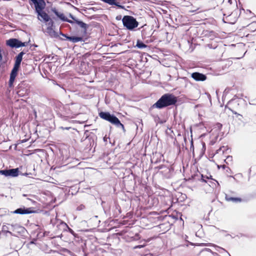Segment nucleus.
<instances>
[{
    "label": "nucleus",
    "instance_id": "41",
    "mask_svg": "<svg viewBox=\"0 0 256 256\" xmlns=\"http://www.w3.org/2000/svg\"><path fill=\"white\" fill-rule=\"evenodd\" d=\"M229 2H231V0H228Z\"/></svg>",
    "mask_w": 256,
    "mask_h": 256
},
{
    "label": "nucleus",
    "instance_id": "31",
    "mask_svg": "<svg viewBox=\"0 0 256 256\" xmlns=\"http://www.w3.org/2000/svg\"><path fill=\"white\" fill-rule=\"evenodd\" d=\"M166 171H167L168 172H170V170L169 168H166Z\"/></svg>",
    "mask_w": 256,
    "mask_h": 256
},
{
    "label": "nucleus",
    "instance_id": "3",
    "mask_svg": "<svg viewBox=\"0 0 256 256\" xmlns=\"http://www.w3.org/2000/svg\"><path fill=\"white\" fill-rule=\"evenodd\" d=\"M100 118L106 120L111 124L115 125L117 128H122L124 132H125L124 126L120 122V120L114 115L110 114L108 112H102L99 113Z\"/></svg>",
    "mask_w": 256,
    "mask_h": 256
},
{
    "label": "nucleus",
    "instance_id": "33",
    "mask_svg": "<svg viewBox=\"0 0 256 256\" xmlns=\"http://www.w3.org/2000/svg\"><path fill=\"white\" fill-rule=\"evenodd\" d=\"M221 167L223 168V169H224L226 167V166L225 165H222V166H221Z\"/></svg>",
    "mask_w": 256,
    "mask_h": 256
},
{
    "label": "nucleus",
    "instance_id": "26",
    "mask_svg": "<svg viewBox=\"0 0 256 256\" xmlns=\"http://www.w3.org/2000/svg\"><path fill=\"white\" fill-rule=\"evenodd\" d=\"M121 18H122L121 16H118L116 17V20H120L121 19Z\"/></svg>",
    "mask_w": 256,
    "mask_h": 256
},
{
    "label": "nucleus",
    "instance_id": "28",
    "mask_svg": "<svg viewBox=\"0 0 256 256\" xmlns=\"http://www.w3.org/2000/svg\"><path fill=\"white\" fill-rule=\"evenodd\" d=\"M236 118H238V120L242 121V118H243V116L242 117L238 116Z\"/></svg>",
    "mask_w": 256,
    "mask_h": 256
},
{
    "label": "nucleus",
    "instance_id": "18",
    "mask_svg": "<svg viewBox=\"0 0 256 256\" xmlns=\"http://www.w3.org/2000/svg\"><path fill=\"white\" fill-rule=\"evenodd\" d=\"M218 248L220 249V250H217L218 252H219L220 253H222V252H225L228 256H231L230 254L224 248H220V246H218Z\"/></svg>",
    "mask_w": 256,
    "mask_h": 256
},
{
    "label": "nucleus",
    "instance_id": "5",
    "mask_svg": "<svg viewBox=\"0 0 256 256\" xmlns=\"http://www.w3.org/2000/svg\"><path fill=\"white\" fill-rule=\"evenodd\" d=\"M0 174L6 177H16L19 174L18 168L0 170Z\"/></svg>",
    "mask_w": 256,
    "mask_h": 256
},
{
    "label": "nucleus",
    "instance_id": "4",
    "mask_svg": "<svg viewBox=\"0 0 256 256\" xmlns=\"http://www.w3.org/2000/svg\"><path fill=\"white\" fill-rule=\"evenodd\" d=\"M122 22L123 25L128 30H132L138 26V22L136 18L130 16H124Z\"/></svg>",
    "mask_w": 256,
    "mask_h": 256
},
{
    "label": "nucleus",
    "instance_id": "20",
    "mask_svg": "<svg viewBox=\"0 0 256 256\" xmlns=\"http://www.w3.org/2000/svg\"><path fill=\"white\" fill-rule=\"evenodd\" d=\"M114 4H113V5H114L120 8L124 9V6L122 5H120L119 2H116V0H114Z\"/></svg>",
    "mask_w": 256,
    "mask_h": 256
},
{
    "label": "nucleus",
    "instance_id": "34",
    "mask_svg": "<svg viewBox=\"0 0 256 256\" xmlns=\"http://www.w3.org/2000/svg\"><path fill=\"white\" fill-rule=\"evenodd\" d=\"M104 142H106V141H107V138H106V137H104Z\"/></svg>",
    "mask_w": 256,
    "mask_h": 256
},
{
    "label": "nucleus",
    "instance_id": "19",
    "mask_svg": "<svg viewBox=\"0 0 256 256\" xmlns=\"http://www.w3.org/2000/svg\"><path fill=\"white\" fill-rule=\"evenodd\" d=\"M48 27L53 28L54 26V22L50 18V21L47 22Z\"/></svg>",
    "mask_w": 256,
    "mask_h": 256
},
{
    "label": "nucleus",
    "instance_id": "17",
    "mask_svg": "<svg viewBox=\"0 0 256 256\" xmlns=\"http://www.w3.org/2000/svg\"><path fill=\"white\" fill-rule=\"evenodd\" d=\"M136 46L138 48L142 49L147 47V45L144 44L143 42L140 41V40H138L136 42Z\"/></svg>",
    "mask_w": 256,
    "mask_h": 256
},
{
    "label": "nucleus",
    "instance_id": "25",
    "mask_svg": "<svg viewBox=\"0 0 256 256\" xmlns=\"http://www.w3.org/2000/svg\"><path fill=\"white\" fill-rule=\"evenodd\" d=\"M232 156H228L226 158V160L231 161L232 160Z\"/></svg>",
    "mask_w": 256,
    "mask_h": 256
},
{
    "label": "nucleus",
    "instance_id": "14",
    "mask_svg": "<svg viewBox=\"0 0 256 256\" xmlns=\"http://www.w3.org/2000/svg\"><path fill=\"white\" fill-rule=\"evenodd\" d=\"M225 198L226 201L232 202L234 203H239L242 202V198H240L232 197L228 194H225Z\"/></svg>",
    "mask_w": 256,
    "mask_h": 256
},
{
    "label": "nucleus",
    "instance_id": "7",
    "mask_svg": "<svg viewBox=\"0 0 256 256\" xmlns=\"http://www.w3.org/2000/svg\"><path fill=\"white\" fill-rule=\"evenodd\" d=\"M34 4L36 13L44 10L46 6L44 0H30Z\"/></svg>",
    "mask_w": 256,
    "mask_h": 256
},
{
    "label": "nucleus",
    "instance_id": "11",
    "mask_svg": "<svg viewBox=\"0 0 256 256\" xmlns=\"http://www.w3.org/2000/svg\"><path fill=\"white\" fill-rule=\"evenodd\" d=\"M191 76L196 81H204L206 79V76L205 74L198 72L192 73Z\"/></svg>",
    "mask_w": 256,
    "mask_h": 256
},
{
    "label": "nucleus",
    "instance_id": "12",
    "mask_svg": "<svg viewBox=\"0 0 256 256\" xmlns=\"http://www.w3.org/2000/svg\"><path fill=\"white\" fill-rule=\"evenodd\" d=\"M60 34H62V36H64L66 38L67 40H68L74 42L76 43L78 42H82L83 41V38L82 37L80 36H67L66 34H63L62 32H60Z\"/></svg>",
    "mask_w": 256,
    "mask_h": 256
},
{
    "label": "nucleus",
    "instance_id": "9",
    "mask_svg": "<svg viewBox=\"0 0 256 256\" xmlns=\"http://www.w3.org/2000/svg\"><path fill=\"white\" fill-rule=\"evenodd\" d=\"M51 10L62 21L68 22L70 24L74 23L73 21L68 19L67 18L64 16V14L58 12L55 8H52Z\"/></svg>",
    "mask_w": 256,
    "mask_h": 256
},
{
    "label": "nucleus",
    "instance_id": "21",
    "mask_svg": "<svg viewBox=\"0 0 256 256\" xmlns=\"http://www.w3.org/2000/svg\"><path fill=\"white\" fill-rule=\"evenodd\" d=\"M222 125L221 124L217 123L216 124V128L217 129V130H220L222 128Z\"/></svg>",
    "mask_w": 256,
    "mask_h": 256
},
{
    "label": "nucleus",
    "instance_id": "23",
    "mask_svg": "<svg viewBox=\"0 0 256 256\" xmlns=\"http://www.w3.org/2000/svg\"><path fill=\"white\" fill-rule=\"evenodd\" d=\"M60 251L62 252H67V253H70V251L66 249V248H62L61 250H60Z\"/></svg>",
    "mask_w": 256,
    "mask_h": 256
},
{
    "label": "nucleus",
    "instance_id": "8",
    "mask_svg": "<svg viewBox=\"0 0 256 256\" xmlns=\"http://www.w3.org/2000/svg\"><path fill=\"white\" fill-rule=\"evenodd\" d=\"M38 16V19L42 22H46L50 21V16L44 10L36 13Z\"/></svg>",
    "mask_w": 256,
    "mask_h": 256
},
{
    "label": "nucleus",
    "instance_id": "29",
    "mask_svg": "<svg viewBox=\"0 0 256 256\" xmlns=\"http://www.w3.org/2000/svg\"><path fill=\"white\" fill-rule=\"evenodd\" d=\"M70 16L71 18H72L73 20H76V19L74 18L72 14H70Z\"/></svg>",
    "mask_w": 256,
    "mask_h": 256
},
{
    "label": "nucleus",
    "instance_id": "1",
    "mask_svg": "<svg viewBox=\"0 0 256 256\" xmlns=\"http://www.w3.org/2000/svg\"><path fill=\"white\" fill-rule=\"evenodd\" d=\"M177 98L172 94H166L152 106L154 108L162 109L164 108L174 105L177 102Z\"/></svg>",
    "mask_w": 256,
    "mask_h": 256
},
{
    "label": "nucleus",
    "instance_id": "32",
    "mask_svg": "<svg viewBox=\"0 0 256 256\" xmlns=\"http://www.w3.org/2000/svg\"><path fill=\"white\" fill-rule=\"evenodd\" d=\"M21 92V90H20L18 92V94L19 95H21L22 94H23V93H20Z\"/></svg>",
    "mask_w": 256,
    "mask_h": 256
},
{
    "label": "nucleus",
    "instance_id": "37",
    "mask_svg": "<svg viewBox=\"0 0 256 256\" xmlns=\"http://www.w3.org/2000/svg\"><path fill=\"white\" fill-rule=\"evenodd\" d=\"M62 236V234H61L60 236H58V237L61 238Z\"/></svg>",
    "mask_w": 256,
    "mask_h": 256
},
{
    "label": "nucleus",
    "instance_id": "15",
    "mask_svg": "<svg viewBox=\"0 0 256 256\" xmlns=\"http://www.w3.org/2000/svg\"><path fill=\"white\" fill-rule=\"evenodd\" d=\"M46 32L52 38H58V35L53 29V28L47 27Z\"/></svg>",
    "mask_w": 256,
    "mask_h": 256
},
{
    "label": "nucleus",
    "instance_id": "27",
    "mask_svg": "<svg viewBox=\"0 0 256 256\" xmlns=\"http://www.w3.org/2000/svg\"><path fill=\"white\" fill-rule=\"evenodd\" d=\"M142 246H141V245H139V246H135V247H134V248H142Z\"/></svg>",
    "mask_w": 256,
    "mask_h": 256
},
{
    "label": "nucleus",
    "instance_id": "39",
    "mask_svg": "<svg viewBox=\"0 0 256 256\" xmlns=\"http://www.w3.org/2000/svg\"><path fill=\"white\" fill-rule=\"evenodd\" d=\"M8 232L10 233V234H12V232L10 231H8Z\"/></svg>",
    "mask_w": 256,
    "mask_h": 256
},
{
    "label": "nucleus",
    "instance_id": "6",
    "mask_svg": "<svg viewBox=\"0 0 256 256\" xmlns=\"http://www.w3.org/2000/svg\"><path fill=\"white\" fill-rule=\"evenodd\" d=\"M26 42H23L16 38H10L6 41L7 46L11 48H18L21 46H26Z\"/></svg>",
    "mask_w": 256,
    "mask_h": 256
},
{
    "label": "nucleus",
    "instance_id": "35",
    "mask_svg": "<svg viewBox=\"0 0 256 256\" xmlns=\"http://www.w3.org/2000/svg\"><path fill=\"white\" fill-rule=\"evenodd\" d=\"M202 180L204 181V182H206V180L204 178V176H203L202 175Z\"/></svg>",
    "mask_w": 256,
    "mask_h": 256
},
{
    "label": "nucleus",
    "instance_id": "36",
    "mask_svg": "<svg viewBox=\"0 0 256 256\" xmlns=\"http://www.w3.org/2000/svg\"><path fill=\"white\" fill-rule=\"evenodd\" d=\"M62 128L64 129V128H63L62 127ZM68 128H64V129H66V130H68Z\"/></svg>",
    "mask_w": 256,
    "mask_h": 256
},
{
    "label": "nucleus",
    "instance_id": "13",
    "mask_svg": "<svg viewBox=\"0 0 256 256\" xmlns=\"http://www.w3.org/2000/svg\"><path fill=\"white\" fill-rule=\"evenodd\" d=\"M59 226L62 227L63 228L64 230H68L69 232H70L71 234H72L74 236H76V234L70 228L68 227V226L67 225V224L64 222H60Z\"/></svg>",
    "mask_w": 256,
    "mask_h": 256
},
{
    "label": "nucleus",
    "instance_id": "30",
    "mask_svg": "<svg viewBox=\"0 0 256 256\" xmlns=\"http://www.w3.org/2000/svg\"><path fill=\"white\" fill-rule=\"evenodd\" d=\"M22 84H18V88H20L22 87Z\"/></svg>",
    "mask_w": 256,
    "mask_h": 256
},
{
    "label": "nucleus",
    "instance_id": "38",
    "mask_svg": "<svg viewBox=\"0 0 256 256\" xmlns=\"http://www.w3.org/2000/svg\"><path fill=\"white\" fill-rule=\"evenodd\" d=\"M20 229L24 230V228H22V227H20Z\"/></svg>",
    "mask_w": 256,
    "mask_h": 256
},
{
    "label": "nucleus",
    "instance_id": "2",
    "mask_svg": "<svg viewBox=\"0 0 256 256\" xmlns=\"http://www.w3.org/2000/svg\"><path fill=\"white\" fill-rule=\"evenodd\" d=\"M24 54V52H21L16 57L14 66L10 74V78L9 80V85L10 86H12L16 77L17 76L18 70L20 68V64L22 60V56Z\"/></svg>",
    "mask_w": 256,
    "mask_h": 256
},
{
    "label": "nucleus",
    "instance_id": "10",
    "mask_svg": "<svg viewBox=\"0 0 256 256\" xmlns=\"http://www.w3.org/2000/svg\"><path fill=\"white\" fill-rule=\"evenodd\" d=\"M36 211L32 210V208H20L16 210L14 212V214H30L35 212Z\"/></svg>",
    "mask_w": 256,
    "mask_h": 256
},
{
    "label": "nucleus",
    "instance_id": "40",
    "mask_svg": "<svg viewBox=\"0 0 256 256\" xmlns=\"http://www.w3.org/2000/svg\"><path fill=\"white\" fill-rule=\"evenodd\" d=\"M24 175H28V174L27 173H25L24 174H23Z\"/></svg>",
    "mask_w": 256,
    "mask_h": 256
},
{
    "label": "nucleus",
    "instance_id": "16",
    "mask_svg": "<svg viewBox=\"0 0 256 256\" xmlns=\"http://www.w3.org/2000/svg\"><path fill=\"white\" fill-rule=\"evenodd\" d=\"M75 22L80 28L84 29V32L86 33L88 28V25L83 22L78 20H76Z\"/></svg>",
    "mask_w": 256,
    "mask_h": 256
},
{
    "label": "nucleus",
    "instance_id": "22",
    "mask_svg": "<svg viewBox=\"0 0 256 256\" xmlns=\"http://www.w3.org/2000/svg\"><path fill=\"white\" fill-rule=\"evenodd\" d=\"M84 208H85V206L84 205L80 204V206H78L76 209L78 210H84Z\"/></svg>",
    "mask_w": 256,
    "mask_h": 256
},
{
    "label": "nucleus",
    "instance_id": "24",
    "mask_svg": "<svg viewBox=\"0 0 256 256\" xmlns=\"http://www.w3.org/2000/svg\"><path fill=\"white\" fill-rule=\"evenodd\" d=\"M232 113L236 116V117H238V116L242 117V114H238L236 112H234V111H232Z\"/></svg>",
    "mask_w": 256,
    "mask_h": 256
}]
</instances>
